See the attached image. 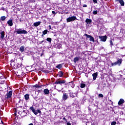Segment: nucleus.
Here are the masks:
<instances>
[{
  "instance_id": "nucleus-1",
  "label": "nucleus",
  "mask_w": 125,
  "mask_h": 125,
  "mask_svg": "<svg viewBox=\"0 0 125 125\" xmlns=\"http://www.w3.org/2000/svg\"><path fill=\"white\" fill-rule=\"evenodd\" d=\"M85 22H86V27L87 28H90L91 27V22H92V21L91 19H86Z\"/></svg>"
},
{
  "instance_id": "nucleus-2",
  "label": "nucleus",
  "mask_w": 125,
  "mask_h": 125,
  "mask_svg": "<svg viewBox=\"0 0 125 125\" xmlns=\"http://www.w3.org/2000/svg\"><path fill=\"white\" fill-rule=\"evenodd\" d=\"M30 109L31 110L32 112L35 114L36 115V116H37V115H38V113L39 114H41L42 113V111L41 110H40L39 109L35 110V108H34L33 107H31L30 108Z\"/></svg>"
},
{
  "instance_id": "nucleus-3",
  "label": "nucleus",
  "mask_w": 125,
  "mask_h": 125,
  "mask_svg": "<svg viewBox=\"0 0 125 125\" xmlns=\"http://www.w3.org/2000/svg\"><path fill=\"white\" fill-rule=\"evenodd\" d=\"M16 32L17 34H26L27 33V31L26 30H22V29L20 28V29H16Z\"/></svg>"
},
{
  "instance_id": "nucleus-4",
  "label": "nucleus",
  "mask_w": 125,
  "mask_h": 125,
  "mask_svg": "<svg viewBox=\"0 0 125 125\" xmlns=\"http://www.w3.org/2000/svg\"><path fill=\"white\" fill-rule=\"evenodd\" d=\"M75 20H77V18L75 16L69 17L66 19V22H73V21H75Z\"/></svg>"
},
{
  "instance_id": "nucleus-5",
  "label": "nucleus",
  "mask_w": 125,
  "mask_h": 125,
  "mask_svg": "<svg viewBox=\"0 0 125 125\" xmlns=\"http://www.w3.org/2000/svg\"><path fill=\"white\" fill-rule=\"evenodd\" d=\"M11 96H12V91H9L6 94L5 98H6V99H9L10 98H11Z\"/></svg>"
},
{
  "instance_id": "nucleus-6",
  "label": "nucleus",
  "mask_w": 125,
  "mask_h": 125,
  "mask_svg": "<svg viewBox=\"0 0 125 125\" xmlns=\"http://www.w3.org/2000/svg\"><path fill=\"white\" fill-rule=\"evenodd\" d=\"M68 99V94L67 93H65L63 94L62 95V100L63 101H66Z\"/></svg>"
},
{
  "instance_id": "nucleus-7",
  "label": "nucleus",
  "mask_w": 125,
  "mask_h": 125,
  "mask_svg": "<svg viewBox=\"0 0 125 125\" xmlns=\"http://www.w3.org/2000/svg\"><path fill=\"white\" fill-rule=\"evenodd\" d=\"M99 38L100 39L101 42H105L107 40V37L106 36H99Z\"/></svg>"
},
{
  "instance_id": "nucleus-8",
  "label": "nucleus",
  "mask_w": 125,
  "mask_h": 125,
  "mask_svg": "<svg viewBox=\"0 0 125 125\" xmlns=\"http://www.w3.org/2000/svg\"><path fill=\"white\" fill-rule=\"evenodd\" d=\"M125 103V100L123 99H121L120 101L118 102V105L121 106L122 104H124Z\"/></svg>"
},
{
  "instance_id": "nucleus-9",
  "label": "nucleus",
  "mask_w": 125,
  "mask_h": 125,
  "mask_svg": "<svg viewBox=\"0 0 125 125\" xmlns=\"http://www.w3.org/2000/svg\"><path fill=\"white\" fill-rule=\"evenodd\" d=\"M7 24H8L9 26H10V27L13 26V22H12V20H9L8 21Z\"/></svg>"
},
{
  "instance_id": "nucleus-10",
  "label": "nucleus",
  "mask_w": 125,
  "mask_h": 125,
  "mask_svg": "<svg viewBox=\"0 0 125 125\" xmlns=\"http://www.w3.org/2000/svg\"><path fill=\"white\" fill-rule=\"evenodd\" d=\"M41 23H42L41 21H37L36 22H34L33 24V26H34V27H38V26H40V25H41Z\"/></svg>"
},
{
  "instance_id": "nucleus-11",
  "label": "nucleus",
  "mask_w": 125,
  "mask_h": 125,
  "mask_svg": "<svg viewBox=\"0 0 125 125\" xmlns=\"http://www.w3.org/2000/svg\"><path fill=\"white\" fill-rule=\"evenodd\" d=\"M92 76H93V79L94 81H95V80H96V78H97V76H98L97 73H93L92 74Z\"/></svg>"
},
{
  "instance_id": "nucleus-12",
  "label": "nucleus",
  "mask_w": 125,
  "mask_h": 125,
  "mask_svg": "<svg viewBox=\"0 0 125 125\" xmlns=\"http://www.w3.org/2000/svg\"><path fill=\"white\" fill-rule=\"evenodd\" d=\"M43 92L45 95H47V94H49V90L47 89H45L43 90Z\"/></svg>"
},
{
  "instance_id": "nucleus-13",
  "label": "nucleus",
  "mask_w": 125,
  "mask_h": 125,
  "mask_svg": "<svg viewBox=\"0 0 125 125\" xmlns=\"http://www.w3.org/2000/svg\"><path fill=\"white\" fill-rule=\"evenodd\" d=\"M69 96L71 97L72 98H74V97H76L77 96V94H75L73 93H70L69 94Z\"/></svg>"
},
{
  "instance_id": "nucleus-14",
  "label": "nucleus",
  "mask_w": 125,
  "mask_h": 125,
  "mask_svg": "<svg viewBox=\"0 0 125 125\" xmlns=\"http://www.w3.org/2000/svg\"><path fill=\"white\" fill-rule=\"evenodd\" d=\"M117 1H119V2L121 4V5H122V6H124L125 5V2H124V0H117Z\"/></svg>"
},
{
  "instance_id": "nucleus-15",
  "label": "nucleus",
  "mask_w": 125,
  "mask_h": 125,
  "mask_svg": "<svg viewBox=\"0 0 125 125\" xmlns=\"http://www.w3.org/2000/svg\"><path fill=\"white\" fill-rule=\"evenodd\" d=\"M79 60H80V58H79L78 57L74 58L73 59V61H74V63H77V62H78V61H79Z\"/></svg>"
},
{
  "instance_id": "nucleus-16",
  "label": "nucleus",
  "mask_w": 125,
  "mask_h": 125,
  "mask_svg": "<svg viewBox=\"0 0 125 125\" xmlns=\"http://www.w3.org/2000/svg\"><path fill=\"white\" fill-rule=\"evenodd\" d=\"M5 79L4 78H1L0 79V83L1 84H3V83H4V82H5Z\"/></svg>"
},
{
  "instance_id": "nucleus-17",
  "label": "nucleus",
  "mask_w": 125,
  "mask_h": 125,
  "mask_svg": "<svg viewBox=\"0 0 125 125\" xmlns=\"http://www.w3.org/2000/svg\"><path fill=\"white\" fill-rule=\"evenodd\" d=\"M0 35H1V39L2 40H3L4 38V31L1 32Z\"/></svg>"
},
{
  "instance_id": "nucleus-18",
  "label": "nucleus",
  "mask_w": 125,
  "mask_h": 125,
  "mask_svg": "<svg viewBox=\"0 0 125 125\" xmlns=\"http://www.w3.org/2000/svg\"><path fill=\"white\" fill-rule=\"evenodd\" d=\"M63 75V72L62 71L59 72L58 74V76H59V77H60V78H61V77H62Z\"/></svg>"
},
{
  "instance_id": "nucleus-19",
  "label": "nucleus",
  "mask_w": 125,
  "mask_h": 125,
  "mask_svg": "<svg viewBox=\"0 0 125 125\" xmlns=\"http://www.w3.org/2000/svg\"><path fill=\"white\" fill-rule=\"evenodd\" d=\"M24 98H25V100H29V98H30V95H29V94L25 95Z\"/></svg>"
},
{
  "instance_id": "nucleus-20",
  "label": "nucleus",
  "mask_w": 125,
  "mask_h": 125,
  "mask_svg": "<svg viewBox=\"0 0 125 125\" xmlns=\"http://www.w3.org/2000/svg\"><path fill=\"white\" fill-rule=\"evenodd\" d=\"M25 48V47L24 46H21L20 47V50L21 52H23L24 51V49Z\"/></svg>"
},
{
  "instance_id": "nucleus-21",
  "label": "nucleus",
  "mask_w": 125,
  "mask_h": 125,
  "mask_svg": "<svg viewBox=\"0 0 125 125\" xmlns=\"http://www.w3.org/2000/svg\"><path fill=\"white\" fill-rule=\"evenodd\" d=\"M55 84H61L60 82V79H58L55 82Z\"/></svg>"
},
{
  "instance_id": "nucleus-22",
  "label": "nucleus",
  "mask_w": 125,
  "mask_h": 125,
  "mask_svg": "<svg viewBox=\"0 0 125 125\" xmlns=\"http://www.w3.org/2000/svg\"><path fill=\"white\" fill-rule=\"evenodd\" d=\"M5 19H6V17H5V16H2L0 17V20L1 21H4Z\"/></svg>"
},
{
  "instance_id": "nucleus-23",
  "label": "nucleus",
  "mask_w": 125,
  "mask_h": 125,
  "mask_svg": "<svg viewBox=\"0 0 125 125\" xmlns=\"http://www.w3.org/2000/svg\"><path fill=\"white\" fill-rule=\"evenodd\" d=\"M89 41L90 42H94V38L91 36V37H90V39H89Z\"/></svg>"
},
{
  "instance_id": "nucleus-24",
  "label": "nucleus",
  "mask_w": 125,
  "mask_h": 125,
  "mask_svg": "<svg viewBox=\"0 0 125 125\" xmlns=\"http://www.w3.org/2000/svg\"><path fill=\"white\" fill-rule=\"evenodd\" d=\"M118 64H122V59H119L117 62H116Z\"/></svg>"
},
{
  "instance_id": "nucleus-25",
  "label": "nucleus",
  "mask_w": 125,
  "mask_h": 125,
  "mask_svg": "<svg viewBox=\"0 0 125 125\" xmlns=\"http://www.w3.org/2000/svg\"><path fill=\"white\" fill-rule=\"evenodd\" d=\"M56 68H57V69H61V68H62V64H58L56 66Z\"/></svg>"
},
{
  "instance_id": "nucleus-26",
  "label": "nucleus",
  "mask_w": 125,
  "mask_h": 125,
  "mask_svg": "<svg viewBox=\"0 0 125 125\" xmlns=\"http://www.w3.org/2000/svg\"><path fill=\"white\" fill-rule=\"evenodd\" d=\"M116 65H118V62H113L111 63V66L113 67L114 66H116Z\"/></svg>"
},
{
  "instance_id": "nucleus-27",
  "label": "nucleus",
  "mask_w": 125,
  "mask_h": 125,
  "mask_svg": "<svg viewBox=\"0 0 125 125\" xmlns=\"http://www.w3.org/2000/svg\"><path fill=\"white\" fill-rule=\"evenodd\" d=\"M47 42H51L52 39L50 38H47L46 39Z\"/></svg>"
},
{
  "instance_id": "nucleus-28",
  "label": "nucleus",
  "mask_w": 125,
  "mask_h": 125,
  "mask_svg": "<svg viewBox=\"0 0 125 125\" xmlns=\"http://www.w3.org/2000/svg\"><path fill=\"white\" fill-rule=\"evenodd\" d=\"M47 30H45L42 32L43 35H46L47 34Z\"/></svg>"
},
{
  "instance_id": "nucleus-29",
  "label": "nucleus",
  "mask_w": 125,
  "mask_h": 125,
  "mask_svg": "<svg viewBox=\"0 0 125 125\" xmlns=\"http://www.w3.org/2000/svg\"><path fill=\"white\" fill-rule=\"evenodd\" d=\"M85 87V84H84V83H82L81 84V87L82 88H83V87Z\"/></svg>"
},
{
  "instance_id": "nucleus-30",
  "label": "nucleus",
  "mask_w": 125,
  "mask_h": 125,
  "mask_svg": "<svg viewBox=\"0 0 125 125\" xmlns=\"http://www.w3.org/2000/svg\"><path fill=\"white\" fill-rule=\"evenodd\" d=\"M61 84L62 83H66V81L63 80H60Z\"/></svg>"
},
{
  "instance_id": "nucleus-31",
  "label": "nucleus",
  "mask_w": 125,
  "mask_h": 125,
  "mask_svg": "<svg viewBox=\"0 0 125 125\" xmlns=\"http://www.w3.org/2000/svg\"><path fill=\"white\" fill-rule=\"evenodd\" d=\"M33 87H36V88H40V87H41V86H40L38 84H36L33 86Z\"/></svg>"
},
{
  "instance_id": "nucleus-32",
  "label": "nucleus",
  "mask_w": 125,
  "mask_h": 125,
  "mask_svg": "<svg viewBox=\"0 0 125 125\" xmlns=\"http://www.w3.org/2000/svg\"><path fill=\"white\" fill-rule=\"evenodd\" d=\"M84 36H85V37H86V38H90V37L91 36V35H87V34H84Z\"/></svg>"
},
{
  "instance_id": "nucleus-33",
  "label": "nucleus",
  "mask_w": 125,
  "mask_h": 125,
  "mask_svg": "<svg viewBox=\"0 0 125 125\" xmlns=\"http://www.w3.org/2000/svg\"><path fill=\"white\" fill-rule=\"evenodd\" d=\"M98 13V11H97V10H95V11H93V14H94L95 15H96V14H97Z\"/></svg>"
},
{
  "instance_id": "nucleus-34",
  "label": "nucleus",
  "mask_w": 125,
  "mask_h": 125,
  "mask_svg": "<svg viewBox=\"0 0 125 125\" xmlns=\"http://www.w3.org/2000/svg\"><path fill=\"white\" fill-rule=\"evenodd\" d=\"M103 96H104L103 94H99V97L103 98Z\"/></svg>"
},
{
  "instance_id": "nucleus-35",
  "label": "nucleus",
  "mask_w": 125,
  "mask_h": 125,
  "mask_svg": "<svg viewBox=\"0 0 125 125\" xmlns=\"http://www.w3.org/2000/svg\"><path fill=\"white\" fill-rule=\"evenodd\" d=\"M116 124H117L116 122H113L111 123V125H116Z\"/></svg>"
},
{
  "instance_id": "nucleus-36",
  "label": "nucleus",
  "mask_w": 125,
  "mask_h": 125,
  "mask_svg": "<svg viewBox=\"0 0 125 125\" xmlns=\"http://www.w3.org/2000/svg\"><path fill=\"white\" fill-rule=\"evenodd\" d=\"M93 1L94 3H97V0H93Z\"/></svg>"
},
{
  "instance_id": "nucleus-37",
  "label": "nucleus",
  "mask_w": 125,
  "mask_h": 125,
  "mask_svg": "<svg viewBox=\"0 0 125 125\" xmlns=\"http://www.w3.org/2000/svg\"><path fill=\"white\" fill-rule=\"evenodd\" d=\"M87 5L86 4H83V7H87Z\"/></svg>"
},
{
  "instance_id": "nucleus-38",
  "label": "nucleus",
  "mask_w": 125,
  "mask_h": 125,
  "mask_svg": "<svg viewBox=\"0 0 125 125\" xmlns=\"http://www.w3.org/2000/svg\"><path fill=\"white\" fill-rule=\"evenodd\" d=\"M52 13L53 14H54V15L56 14V13H55V12L54 11H52Z\"/></svg>"
},
{
  "instance_id": "nucleus-39",
  "label": "nucleus",
  "mask_w": 125,
  "mask_h": 125,
  "mask_svg": "<svg viewBox=\"0 0 125 125\" xmlns=\"http://www.w3.org/2000/svg\"><path fill=\"white\" fill-rule=\"evenodd\" d=\"M110 43L111 45H113V42H112V41H110Z\"/></svg>"
},
{
  "instance_id": "nucleus-40",
  "label": "nucleus",
  "mask_w": 125,
  "mask_h": 125,
  "mask_svg": "<svg viewBox=\"0 0 125 125\" xmlns=\"http://www.w3.org/2000/svg\"><path fill=\"white\" fill-rule=\"evenodd\" d=\"M49 28L50 29H51V25H49Z\"/></svg>"
},
{
  "instance_id": "nucleus-41",
  "label": "nucleus",
  "mask_w": 125,
  "mask_h": 125,
  "mask_svg": "<svg viewBox=\"0 0 125 125\" xmlns=\"http://www.w3.org/2000/svg\"><path fill=\"white\" fill-rule=\"evenodd\" d=\"M62 120H63V121H66V118H65V117H64V118L62 119Z\"/></svg>"
},
{
  "instance_id": "nucleus-42",
  "label": "nucleus",
  "mask_w": 125,
  "mask_h": 125,
  "mask_svg": "<svg viewBox=\"0 0 125 125\" xmlns=\"http://www.w3.org/2000/svg\"><path fill=\"white\" fill-rule=\"evenodd\" d=\"M67 125H71V124H70V123L68 122L67 123Z\"/></svg>"
},
{
  "instance_id": "nucleus-43",
  "label": "nucleus",
  "mask_w": 125,
  "mask_h": 125,
  "mask_svg": "<svg viewBox=\"0 0 125 125\" xmlns=\"http://www.w3.org/2000/svg\"><path fill=\"white\" fill-rule=\"evenodd\" d=\"M44 41L43 40L42 41L40 42V43H42V42H43Z\"/></svg>"
},
{
  "instance_id": "nucleus-44",
  "label": "nucleus",
  "mask_w": 125,
  "mask_h": 125,
  "mask_svg": "<svg viewBox=\"0 0 125 125\" xmlns=\"http://www.w3.org/2000/svg\"><path fill=\"white\" fill-rule=\"evenodd\" d=\"M28 125H34L33 124L31 123L30 124H29Z\"/></svg>"
},
{
  "instance_id": "nucleus-45",
  "label": "nucleus",
  "mask_w": 125,
  "mask_h": 125,
  "mask_svg": "<svg viewBox=\"0 0 125 125\" xmlns=\"http://www.w3.org/2000/svg\"><path fill=\"white\" fill-rule=\"evenodd\" d=\"M58 91H59V92H60V91H61V90H58Z\"/></svg>"
},
{
  "instance_id": "nucleus-46",
  "label": "nucleus",
  "mask_w": 125,
  "mask_h": 125,
  "mask_svg": "<svg viewBox=\"0 0 125 125\" xmlns=\"http://www.w3.org/2000/svg\"><path fill=\"white\" fill-rule=\"evenodd\" d=\"M43 34H42V37H43Z\"/></svg>"
}]
</instances>
